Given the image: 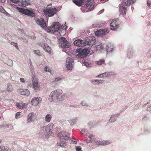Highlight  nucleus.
Wrapping results in <instances>:
<instances>
[{
    "label": "nucleus",
    "mask_w": 151,
    "mask_h": 151,
    "mask_svg": "<svg viewBox=\"0 0 151 151\" xmlns=\"http://www.w3.org/2000/svg\"><path fill=\"white\" fill-rule=\"evenodd\" d=\"M62 93V90L60 89L52 91L50 95L49 101L53 102L58 101L60 99V94Z\"/></svg>",
    "instance_id": "nucleus-5"
},
{
    "label": "nucleus",
    "mask_w": 151,
    "mask_h": 151,
    "mask_svg": "<svg viewBox=\"0 0 151 151\" xmlns=\"http://www.w3.org/2000/svg\"><path fill=\"white\" fill-rule=\"evenodd\" d=\"M101 27V26L99 24L95 23L92 25V27L93 28L94 27Z\"/></svg>",
    "instance_id": "nucleus-46"
},
{
    "label": "nucleus",
    "mask_w": 151,
    "mask_h": 151,
    "mask_svg": "<svg viewBox=\"0 0 151 151\" xmlns=\"http://www.w3.org/2000/svg\"><path fill=\"white\" fill-rule=\"evenodd\" d=\"M17 90L22 95L28 96L30 94L29 91L27 89L20 88Z\"/></svg>",
    "instance_id": "nucleus-19"
},
{
    "label": "nucleus",
    "mask_w": 151,
    "mask_h": 151,
    "mask_svg": "<svg viewBox=\"0 0 151 151\" xmlns=\"http://www.w3.org/2000/svg\"><path fill=\"white\" fill-rule=\"evenodd\" d=\"M86 131V130L85 129H82L81 131V133L82 134H83L85 133Z\"/></svg>",
    "instance_id": "nucleus-63"
},
{
    "label": "nucleus",
    "mask_w": 151,
    "mask_h": 151,
    "mask_svg": "<svg viewBox=\"0 0 151 151\" xmlns=\"http://www.w3.org/2000/svg\"><path fill=\"white\" fill-rule=\"evenodd\" d=\"M7 87L6 88V90L9 92H11L13 90L12 87L10 83H8L7 84Z\"/></svg>",
    "instance_id": "nucleus-29"
},
{
    "label": "nucleus",
    "mask_w": 151,
    "mask_h": 151,
    "mask_svg": "<svg viewBox=\"0 0 151 151\" xmlns=\"http://www.w3.org/2000/svg\"><path fill=\"white\" fill-rule=\"evenodd\" d=\"M43 11L44 14L48 17H52L58 12V9L55 8H47Z\"/></svg>",
    "instance_id": "nucleus-9"
},
{
    "label": "nucleus",
    "mask_w": 151,
    "mask_h": 151,
    "mask_svg": "<svg viewBox=\"0 0 151 151\" xmlns=\"http://www.w3.org/2000/svg\"><path fill=\"white\" fill-rule=\"evenodd\" d=\"M88 124L90 129H91L93 127H95L96 125V123L94 122H89L88 123Z\"/></svg>",
    "instance_id": "nucleus-31"
},
{
    "label": "nucleus",
    "mask_w": 151,
    "mask_h": 151,
    "mask_svg": "<svg viewBox=\"0 0 151 151\" xmlns=\"http://www.w3.org/2000/svg\"><path fill=\"white\" fill-rule=\"evenodd\" d=\"M57 145L66 148L67 146V142H59L57 143Z\"/></svg>",
    "instance_id": "nucleus-26"
},
{
    "label": "nucleus",
    "mask_w": 151,
    "mask_h": 151,
    "mask_svg": "<svg viewBox=\"0 0 151 151\" xmlns=\"http://www.w3.org/2000/svg\"><path fill=\"white\" fill-rule=\"evenodd\" d=\"M142 119L144 121H146L149 119V118L147 116H145L143 117L142 118Z\"/></svg>",
    "instance_id": "nucleus-56"
},
{
    "label": "nucleus",
    "mask_w": 151,
    "mask_h": 151,
    "mask_svg": "<svg viewBox=\"0 0 151 151\" xmlns=\"http://www.w3.org/2000/svg\"><path fill=\"white\" fill-rule=\"evenodd\" d=\"M65 95L66 98L69 97L70 96L72 95V93H65Z\"/></svg>",
    "instance_id": "nucleus-50"
},
{
    "label": "nucleus",
    "mask_w": 151,
    "mask_h": 151,
    "mask_svg": "<svg viewBox=\"0 0 151 151\" xmlns=\"http://www.w3.org/2000/svg\"><path fill=\"white\" fill-rule=\"evenodd\" d=\"M133 52L132 49H128L127 53V57L129 59L131 58L133 56Z\"/></svg>",
    "instance_id": "nucleus-22"
},
{
    "label": "nucleus",
    "mask_w": 151,
    "mask_h": 151,
    "mask_svg": "<svg viewBox=\"0 0 151 151\" xmlns=\"http://www.w3.org/2000/svg\"><path fill=\"white\" fill-rule=\"evenodd\" d=\"M136 1V0H126L127 3H126L125 0L123 1L119 5V11L120 14H126V12L127 10L125 6L127 5L132 4Z\"/></svg>",
    "instance_id": "nucleus-4"
},
{
    "label": "nucleus",
    "mask_w": 151,
    "mask_h": 151,
    "mask_svg": "<svg viewBox=\"0 0 151 151\" xmlns=\"http://www.w3.org/2000/svg\"><path fill=\"white\" fill-rule=\"evenodd\" d=\"M76 151H83L81 150V148L80 146H77L76 147Z\"/></svg>",
    "instance_id": "nucleus-48"
},
{
    "label": "nucleus",
    "mask_w": 151,
    "mask_h": 151,
    "mask_svg": "<svg viewBox=\"0 0 151 151\" xmlns=\"http://www.w3.org/2000/svg\"><path fill=\"white\" fill-rule=\"evenodd\" d=\"M52 118V116L50 114H47L45 116V120L46 122H49Z\"/></svg>",
    "instance_id": "nucleus-30"
},
{
    "label": "nucleus",
    "mask_w": 151,
    "mask_h": 151,
    "mask_svg": "<svg viewBox=\"0 0 151 151\" xmlns=\"http://www.w3.org/2000/svg\"><path fill=\"white\" fill-rule=\"evenodd\" d=\"M32 87V85L31 83H29L28 84V88H29Z\"/></svg>",
    "instance_id": "nucleus-62"
},
{
    "label": "nucleus",
    "mask_w": 151,
    "mask_h": 151,
    "mask_svg": "<svg viewBox=\"0 0 151 151\" xmlns=\"http://www.w3.org/2000/svg\"><path fill=\"white\" fill-rule=\"evenodd\" d=\"M19 5L21 6L25 7L26 5L24 4V0H22V1L20 2L19 4Z\"/></svg>",
    "instance_id": "nucleus-44"
},
{
    "label": "nucleus",
    "mask_w": 151,
    "mask_h": 151,
    "mask_svg": "<svg viewBox=\"0 0 151 151\" xmlns=\"http://www.w3.org/2000/svg\"><path fill=\"white\" fill-rule=\"evenodd\" d=\"M11 44L14 46L15 47H16L17 48H18V47L17 46V43H16L14 42H11Z\"/></svg>",
    "instance_id": "nucleus-53"
},
{
    "label": "nucleus",
    "mask_w": 151,
    "mask_h": 151,
    "mask_svg": "<svg viewBox=\"0 0 151 151\" xmlns=\"http://www.w3.org/2000/svg\"><path fill=\"white\" fill-rule=\"evenodd\" d=\"M0 11L8 16H10V14L7 12L2 6L0 7Z\"/></svg>",
    "instance_id": "nucleus-32"
},
{
    "label": "nucleus",
    "mask_w": 151,
    "mask_h": 151,
    "mask_svg": "<svg viewBox=\"0 0 151 151\" xmlns=\"http://www.w3.org/2000/svg\"><path fill=\"white\" fill-rule=\"evenodd\" d=\"M118 114H115L111 115L108 123H111L114 122L117 119L118 115Z\"/></svg>",
    "instance_id": "nucleus-20"
},
{
    "label": "nucleus",
    "mask_w": 151,
    "mask_h": 151,
    "mask_svg": "<svg viewBox=\"0 0 151 151\" xmlns=\"http://www.w3.org/2000/svg\"><path fill=\"white\" fill-rule=\"evenodd\" d=\"M104 77V75L103 73L101 74L100 75H98L96 76V77H100L102 78Z\"/></svg>",
    "instance_id": "nucleus-57"
},
{
    "label": "nucleus",
    "mask_w": 151,
    "mask_h": 151,
    "mask_svg": "<svg viewBox=\"0 0 151 151\" xmlns=\"http://www.w3.org/2000/svg\"><path fill=\"white\" fill-rule=\"evenodd\" d=\"M106 50L107 52H112L113 50V46L107 45L106 46Z\"/></svg>",
    "instance_id": "nucleus-28"
},
{
    "label": "nucleus",
    "mask_w": 151,
    "mask_h": 151,
    "mask_svg": "<svg viewBox=\"0 0 151 151\" xmlns=\"http://www.w3.org/2000/svg\"><path fill=\"white\" fill-rule=\"evenodd\" d=\"M20 81L23 83H24L25 81V80L23 78H20Z\"/></svg>",
    "instance_id": "nucleus-60"
},
{
    "label": "nucleus",
    "mask_w": 151,
    "mask_h": 151,
    "mask_svg": "<svg viewBox=\"0 0 151 151\" xmlns=\"http://www.w3.org/2000/svg\"><path fill=\"white\" fill-rule=\"evenodd\" d=\"M88 137L92 141H93L95 140V136L93 134H90L88 136Z\"/></svg>",
    "instance_id": "nucleus-37"
},
{
    "label": "nucleus",
    "mask_w": 151,
    "mask_h": 151,
    "mask_svg": "<svg viewBox=\"0 0 151 151\" xmlns=\"http://www.w3.org/2000/svg\"><path fill=\"white\" fill-rule=\"evenodd\" d=\"M34 54H36L38 56H40V51L39 50H34L33 51Z\"/></svg>",
    "instance_id": "nucleus-41"
},
{
    "label": "nucleus",
    "mask_w": 151,
    "mask_h": 151,
    "mask_svg": "<svg viewBox=\"0 0 151 151\" xmlns=\"http://www.w3.org/2000/svg\"><path fill=\"white\" fill-rule=\"evenodd\" d=\"M95 38L94 37H90L87 38L85 40H81L80 39H77L75 40L73 42L74 45L75 46L79 47L84 46H88L87 47L90 49L93 48V47H95Z\"/></svg>",
    "instance_id": "nucleus-1"
},
{
    "label": "nucleus",
    "mask_w": 151,
    "mask_h": 151,
    "mask_svg": "<svg viewBox=\"0 0 151 151\" xmlns=\"http://www.w3.org/2000/svg\"><path fill=\"white\" fill-rule=\"evenodd\" d=\"M15 117L16 119H18L20 117V112H17L15 114Z\"/></svg>",
    "instance_id": "nucleus-49"
},
{
    "label": "nucleus",
    "mask_w": 151,
    "mask_h": 151,
    "mask_svg": "<svg viewBox=\"0 0 151 151\" xmlns=\"http://www.w3.org/2000/svg\"><path fill=\"white\" fill-rule=\"evenodd\" d=\"M16 106L19 109H22L23 108L24 106L23 104L17 103Z\"/></svg>",
    "instance_id": "nucleus-39"
},
{
    "label": "nucleus",
    "mask_w": 151,
    "mask_h": 151,
    "mask_svg": "<svg viewBox=\"0 0 151 151\" xmlns=\"http://www.w3.org/2000/svg\"><path fill=\"white\" fill-rule=\"evenodd\" d=\"M0 148L2 151H9L10 149L7 146H3L1 147L0 146Z\"/></svg>",
    "instance_id": "nucleus-35"
},
{
    "label": "nucleus",
    "mask_w": 151,
    "mask_h": 151,
    "mask_svg": "<svg viewBox=\"0 0 151 151\" xmlns=\"http://www.w3.org/2000/svg\"><path fill=\"white\" fill-rule=\"evenodd\" d=\"M16 9L20 12L32 17H36V15L32 10L24 9L23 8L17 7Z\"/></svg>",
    "instance_id": "nucleus-7"
},
{
    "label": "nucleus",
    "mask_w": 151,
    "mask_h": 151,
    "mask_svg": "<svg viewBox=\"0 0 151 151\" xmlns=\"http://www.w3.org/2000/svg\"><path fill=\"white\" fill-rule=\"evenodd\" d=\"M76 52L78 54L76 55V57L84 59L86 58L90 52V51L86 49L80 48L77 49Z\"/></svg>",
    "instance_id": "nucleus-6"
},
{
    "label": "nucleus",
    "mask_w": 151,
    "mask_h": 151,
    "mask_svg": "<svg viewBox=\"0 0 151 151\" xmlns=\"http://www.w3.org/2000/svg\"><path fill=\"white\" fill-rule=\"evenodd\" d=\"M80 106L77 104H70V107H73L74 108H78Z\"/></svg>",
    "instance_id": "nucleus-42"
},
{
    "label": "nucleus",
    "mask_w": 151,
    "mask_h": 151,
    "mask_svg": "<svg viewBox=\"0 0 151 151\" xmlns=\"http://www.w3.org/2000/svg\"><path fill=\"white\" fill-rule=\"evenodd\" d=\"M53 124L50 123L47 126L41 127L39 132L41 137H43L45 135L47 136L51 135L52 133V130L53 129Z\"/></svg>",
    "instance_id": "nucleus-3"
},
{
    "label": "nucleus",
    "mask_w": 151,
    "mask_h": 151,
    "mask_svg": "<svg viewBox=\"0 0 151 151\" xmlns=\"http://www.w3.org/2000/svg\"><path fill=\"white\" fill-rule=\"evenodd\" d=\"M59 44L61 47L69 48L70 46V43L67 41L65 38L63 37H61L60 38Z\"/></svg>",
    "instance_id": "nucleus-11"
},
{
    "label": "nucleus",
    "mask_w": 151,
    "mask_h": 151,
    "mask_svg": "<svg viewBox=\"0 0 151 151\" xmlns=\"http://www.w3.org/2000/svg\"><path fill=\"white\" fill-rule=\"evenodd\" d=\"M61 99L60 100H59V101H62V100H64L65 99V98H66V97H65V93H64L63 95H62L61 96Z\"/></svg>",
    "instance_id": "nucleus-45"
},
{
    "label": "nucleus",
    "mask_w": 151,
    "mask_h": 151,
    "mask_svg": "<svg viewBox=\"0 0 151 151\" xmlns=\"http://www.w3.org/2000/svg\"><path fill=\"white\" fill-rule=\"evenodd\" d=\"M41 101L42 98L40 97H35L32 99L31 103L32 105L37 106Z\"/></svg>",
    "instance_id": "nucleus-17"
},
{
    "label": "nucleus",
    "mask_w": 151,
    "mask_h": 151,
    "mask_svg": "<svg viewBox=\"0 0 151 151\" xmlns=\"http://www.w3.org/2000/svg\"><path fill=\"white\" fill-rule=\"evenodd\" d=\"M30 0H24V4L26 5V6L30 4Z\"/></svg>",
    "instance_id": "nucleus-40"
},
{
    "label": "nucleus",
    "mask_w": 151,
    "mask_h": 151,
    "mask_svg": "<svg viewBox=\"0 0 151 151\" xmlns=\"http://www.w3.org/2000/svg\"><path fill=\"white\" fill-rule=\"evenodd\" d=\"M110 26L111 27H112L111 28V29L113 30H115L116 29H117L119 27L118 25H116L114 23L112 22L110 24Z\"/></svg>",
    "instance_id": "nucleus-25"
},
{
    "label": "nucleus",
    "mask_w": 151,
    "mask_h": 151,
    "mask_svg": "<svg viewBox=\"0 0 151 151\" xmlns=\"http://www.w3.org/2000/svg\"><path fill=\"white\" fill-rule=\"evenodd\" d=\"M96 50L97 51H100L101 52H102L103 50H104V45H103L101 44H101H99V45H96Z\"/></svg>",
    "instance_id": "nucleus-24"
},
{
    "label": "nucleus",
    "mask_w": 151,
    "mask_h": 151,
    "mask_svg": "<svg viewBox=\"0 0 151 151\" xmlns=\"http://www.w3.org/2000/svg\"><path fill=\"white\" fill-rule=\"evenodd\" d=\"M43 47V49L48 52H50L51 50V48L47 44H44L42 46Z\"/></svg>",
    "instance_id": "nucleus-23"
},
{
    "label": "nucleus",
    "mask_w": 151,
    "mask_h": 151,
    "mask_svg": "<svg viewBox=\"0 0 151 151\" xmlns=\"http://www.w3.org/2000/svg\"><path fill=\"white\" fill-rule=\"evenodd\" d=\"M85 141L87 143H89L93 142L90 139H88V138L86 139Z\"/></svg>",
    "instance_id": "nucleus-54"
},
{
    "label": "nucleus",
    "mask_w": 151,
    "mask_h": 151,
    "mask_svg": "<svg viewBox=\"0 0 151 151\" xmlns=\"http://www.w3.org/2000/svg\"><path fill=\"white\" fill-rule=\"evenodd\" d=\"M9 126V125L6 124H3L0 126V128H2L3 127H6V128H8Z\"/></svg>",
    "instance_id": "nucleus-47"
},
{
    "label": "nucleus",
    "mask_w": 151,
    "mask_h": 151,
    "mask_svg": "<svg viewBox=\"0 0 151 151\" xmlns=\"http://www.w3.org/2000/svg\"><path fill=\"white\" fill-rule=\"evenodd\" d=\"M104 75V77H107L111 76L112 75V72H106L103 73Z\"/></svg>",
    "instance_id": "nucleus-34"
},
{
    "label": "nucleus",
    "mask_w": 151,
    "mask_h": 151,
    "mask_svg": "<svg viewBox=\"0 0 151 151\" xmlns=\"http://www.w3.org/2000/svg\"><path fill=\"white\" fill-rule=\"evenodd\" d=\"M83 64L86 67H88L89 65V63L88 62L84 61L83 63Z\"/></svg>",
    "instance_id": "nucleus-51"
},
{
    "label": "nucleus",
    "mask_w": 151,
    "mask_h": 151,
    "mask_svg": "<svg viewBox=\"0 0 151 151\" xmlns=\"http://www.w3.org/2000/svg\"><path fill=\"white\" fill-rule=\"evenodd\" d=\"M32 88H33L35 91L37 92L39 91L40 90V84L38 83V81L37 80H32Z\"/></svg>",
    "instance_id": "nucleus-15"
},
{
    "label": "nucleus",
    "mask_w": 151,
    "mask_h": 151,
    "mask_svg": "<svg viewBox=\"0 0 151 151\" xmlns=\"http://www.w3.org/2000/svg\"><path fill=\"white\" fill-rule=\"evenodd\" d=\"M110 143L108 141H100L97 142L96 143L97 144H99L101 145H106Z\"/></svg>",
    "instance_id": "nucleus-27"
},
{
    "label": "nucleus",
    "mask_w": 151,
    "mask_h": 151,
    "mask_svg": "<svg viewBox=\"0 0 151 151\" xmlns=\"http://www.w3.org/2000/svg\"><path fill=\"white\" fill-rule=\"evenodd\" d=\"M10 1L15 3H17L19 2V0H10Z\"/></svg>",
    "instance_id": "nucleus-58"
},
{
    "label": "nucleus",
    "mask_w": 151,
    "mask_h": 151,
    "mask_svg": "<svg viewBox=\"0 0 151 151\" xmlns=\"http://www.w3.org/2000/svg\"><path fill=\"white\" fill-rule=\"evenodd\" d=\"M2 57L3 58V60H2L3 63L6 64L8 66H12L13 62L12 60L9 59L8 57L5 55H4Z\"/></svg>",
    "instance_id": "nucleus-14"
},
{
    "label": "nucleus",
    "mask_w": 151,
    "mask_h": 151,
    "mask_svg": "<svg viewBox=\"0 0 151 151\" xmlns=\"http://www.w3.org/2000/svg\"><path fill=\"white\" fill-rule=\"evenodd\" d=\"M69 133L67 132L63 131H61L58 134L59 138L61 140H67L70 138Z\"/></svg>",
    "instance_id": "nucleus-10"
},
{
    "label": "nucleus",
    "mask_w": 151,
    "mask_h": 151,
    "mask_svg": "<svg viewBox=\"0 0 151 151\" xmlns=\"http://www.w3.org/2000/svg\"><path fill=\"white\" fill-rule=\"evenodd\" d=\"M141 105L140 104V103H138L137 104H136L135 105V106L136 107H138V106H139L140 105Z\"/></svg>",
    "instance_id": "nucleus-64"
},
{
    "label": "nucleus",
    "mask_w": 151,
    "mask_h": 151,
    "mask_svg": "<svg viewBox=\"0 0 151 151\" xmlns=\"http://www.w3.org/2000/svg\"><path fill=\"white\" fill-rule=\"evenodd\" d=\"M104 80H92L91 82L94 85H99L102 84L103 83Z\"/></svg>",
    "instance_id": "nucleus-21"
},
{
    "label": "nucleus",
    "mask_w": 151,
    "mask_h": 151,
    "mask_svg": "<svg viewBox=\"0 0 151 151\" xmlns=\"http://www.w3.org/2000/svg\"><path fill=\"white\" fill-rule=\"evenodd\" d=\"M107 31V30L105 31L104 29H99L95 32V35L97 36H101L106 34L108 33Z\"/></svg>",
    "instance_id": "nucleus-18"
},
{
    "label": "nucleus",
    "mask_w": 151,
    "mask_h": 151,
    "mask_svg": "<svg viewBox=\"0 0 151 151\" xmlns=\"http://www.w3.org/2000/svg\"><path fill=\"white\" fill-rule=\"evenodd\" d=\"M147 5L149 7L151 6V1L150 0H147Z\"/></svg>",
    "instance_id": "nucleus-52"
},
{
    "label": "nucleus",
    "mask_w": 151,
    "mask_h": 151,
    "mask_svg": "<svg viewBox=\"0 0 151 151\" xmlns=\"http://www.w3.org/2000/svg\"><path fill=\"white\" fill-rule=\"evenodd\" d=\"M146 55L148 58H151V50H149L148 52L147 53Z\"/></svg>",
    "instance_id": "nucleus-43"
},
{
    "label": "nucleus",
    "mask_w": 151,
    "mask_h": 151,
    "mask_svg": "<svg viewBox=\"0 0 151 151\" xmlns=\"http://www.w3.org/2000/svg\"><path fill=\"white\" fill-rule=\"evenodd\" d=\"M60 79V78L58 77L55 79V81L56 82L58 81H59Z\"/></svg>",
    "instance_id": "nucleus-61"
},
{
    "label": "nucleus",
    "mask_w": 151,
    "mask_h": 151,
    "mask_svg": "<svg viewBox=\"0 0 151 151\" xmlns=\"http://www.w3.org/2000/svg\"><path fill=\"white\" fill-rule=\"evenodd\" d=\"M45 70L46 71L50 72V69L48 67H46L44 68Z\"/></svg>",
    "instance_id": "nucleus-55"
},
{
    "label": "nucleus",
    "mask_w": 151,
    "mask_h": 151,
    "mask_svg": "<svg viewBox=\"0 0 151 151\" xmlns=\"http://www.w3.org/2000/svg\"><path fill=\"white\" fill-rule=\"evenodd\" d=\"M60 28V24L58 22H54L52 25L47 28V31L50 33H54L58 32Z\"/></svg>",
    "instance_id": "nucleus-8"
},
{
    "label": "nucleus",
    "mask_w": 151,
    "mask_h": 151,
    "mask_svg": "<svg viewBox=\"0 0 151 151\" xmlns=\"http://www.w3.org/2000/svg\"><path fill=\"white\" fill-rule=\"evenodd\" d=\"M69 122L70 123L71 125H73L76 124L77 122V119H70L68 120Z\"/></svg>",
    "instance_id": "nucleus-33"
},
{
    "label": "nucleus",
    "mask_w": 151,
    "mask_h": 151,
    "mask_svg": "<svg viewBox=\"0 0 151 151\" xmlns=\"http://www.w3.org/2000/svg\"><path fill=\"white\" fill-rule=\"evenodd\" d=\"M105 61L104 60L101 59L100 60L96 62V63L99 65H101L104 63Z\"/></svg>",
    "instance_id": "nucleus-36"
},
{
    "label": "nucleus",
    "mask_w": 151,
    "mask_h": 151,
    "mask_svg": "<svg viewBox=\"0 0 151 151\" xmlns=\"http://www.w3.org/2000/svg\"><path fill=\"white\" fill-rule=\"evenodd\" d=\"M36 118V115L33 112H32L29 114L27 116V122H30L34 121Z\"/></svg>",
    "instance_id": "nucleus-16"
},
{
    "label": "nucleus",
    "mask_w": 151,
    "mask_h": 151,
    "mask_svg": "<svg viewBox=\"0 0 151 151\" xmlns=\"http://www.w3.org/2000/svg\"><path fill=\"white\" fill-rule=\"evenodd\" d=\"M81 104L82 106H90L89 105H88L86 103V102L84 100H83L81 103Z\"/></svg>",
    "instance_id": "nucleus-38"
},
{
    "label": "nucleus",
    "mask_w": 151,
    "mask_h": 151,
    "mask_svg": "<svg viewBox=\"0 0 151 151\" xmlns=\"http://www.w3.org/2000/svg\"><path fill=\"white\" fill-rule=\"evenodd\" d=\"M35 21L37 24L39 25L41 27L44 28L47 27L45 21L43 18L36 19Z\"/></svg>",
    "instance_id": "nucleus-12"
},
{
    "label": "nucleus",
    "mask_w": 151,
    "mask_h": 151,
    "mask_svg": "<svg viewBox=\"0 0 151 151\" xmlns=\"http://www.w3.org/2000/svg\"><path fill=\"white\" fill-rule=\"evenodd\" d=\"M61 28L63 29H64L65 30H66L67 29V26H61Z\"/></svg>",
    "instance_id": "nucleus-59"
},
{
    "label": "nucleus",
    "mask_w": 151,
    "mask_h": 151,
    "mask_svg": "<svg viewBox=\"0 0 151 151\" xmlns=\"http://www.w3.org/2000/svg\"><path fill=\"white\" fill-rule=\"evenodd\" d=\"M74 60L73 59L70 58L68 57L67 58L66 61V67L68 70H71L73 67V65L72 63H73Z\"/></svg>",
    "instance_id": "nucleus-13"
},
{
    "label": "nucleus",
    "mask_w": 151,
    "mask_h": 151,
    "mask_svg": "<svg viewBox=\"0 0 151 151\" xmlns=\"http://www.w3.org/2000/svg\"><path fill=\"white\" fill-rule=\"evenodd\" d=\"M73 2L79 6L84 4V7L89 11L93 10L94 8V2L93 0H72Z\"/></svg>",
    "instance_id": "nucleus-2"
}]
</instances>
